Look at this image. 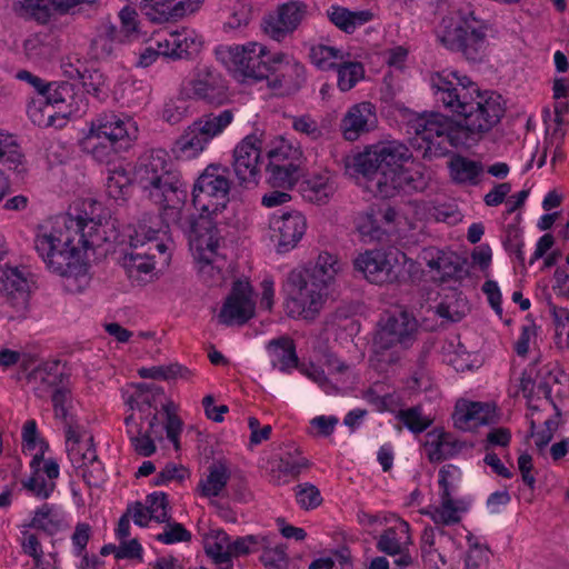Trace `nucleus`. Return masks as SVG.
<instances>
[{
	"mask_svg": "<svg viewBox=\"0 0 569 569\" xmlns=\"http://www.w3.org/2000/svg\"><path fill=\"white\" fill-rule=\"evenodd\" d=\"M104 240L100 223L93 218L87 213L68 212L40 226L33 243L50 272L71 279L87 274L82 250L98 247Z\"/></svg>",
	"mask_w": 569,
	"mask_h": 569,
	"instance_id": "nucleus-1",
	"label": "nucleus"
},
{
	"mask_svg": "<svg viewBox=\"0 0 569 569\" xmlns=\"http://www.w3.org/2000/svg\"><path fill=\"white\" fill-rule=\"evenodd\" d=\"M433 97L449 112L462 118L470 147L497 126L505 114V101L496 91L480 90L478 84L457 72H436L430 78Z\"/></svg>",
	"mask_w": 569,
	"mask_h": 569,
	"instance_id": "nucleus-2",
	"label": "nucleus"
},
{
	"mask_svg": "<svg viewBox=\"0 0 569 569\" xmlns=\"http://www.w3.org/2000/svg\"><path fill=\"white\" fill-rule=\"evenodd\" d=\"M340 270L338 258L329 252H321L310 269L292 270L287 278L290 289L286 305L288 316L313 319L323 306L327 287Z\"/></svg>",
	"mask_w": 569,
	"mask_h": 569,
	"instance_id": "nucleus-3",
	"label": "nucleus"
},
{
	"mask_svg": "<svg viewBox=\"0 0 569 569\" xmlns=\"http://www.w3.org/2000/svg\"><path fill=\"white\" fill-rule=\"evenodd\" d=\"M134 176L144 196L160 207L162 218L172 207L186 202V184L166 150L151 149L142 153Z\"/></svg>",
	"mask_w": 569,
	"mask_h": 569,
	"instance_id": "nucleus-4",
	"label": "nucleus"
},
{
	"mask_svg": "<svg viewBox=\"0 0 569 569\" xmlns=\"http://www.w3.org/2000/svg\"><path fill=\"white\" fill-rule=\"evenodd\" d=\"M130 252L123 257V267L129 277L149 274L156 266L157 253L164 263L170 260L172 241L157 216L144 214L129 233Z\"/></svg>",
	"mask_w": 569,
	"mask_h": 569,
	"instance_id": "nucleus-5",
	"label": "nucleus"
},
{
	"mask_svg": "<svg viewBox=\"0 0 569 569\" xmlns=\"http://www.w3.org/2000/svg\"><path fill=\"white\" fill-rule=\"evenodd\" d=\"M491 31L489 21L468 7L459 9L456 17L442 19L437 38L446 49L479 62L487 54Z\"/></svg>",
	"mask_w": 569,
	"mask_h": 569,
	"instance_id": "nucleus-6",
	"label": "nucleus"
},
{
	"mask_svg": "<svg viewBox=\"0 0 569 569\" xmlns=\"http://www.w3.org/2000/svg\"><path fill=\"white\" fill-rule=\"evenodd\" d=\"M411 128L417 139L425 143L419 144L423 148V157L439 158L448 153L449 147H469L461 123L439 112L417 117L411 121Z\"/></svg>",
	"mask_w": 569,
	"mask_h": 569,
	"instance_id": "nucleus-7",
	"label": "nucleus"
},
{
	"mask_svg": "<svg viewBox=\"0 0 569 569\" xmlns=\"http://www.w3.org/2000/svg\"><path fill=\"white\" fill-rule=\"evenodd\" d=\"M211 216L200 213L198 218H194L183 202L167 211L162 220L167 228L169 224H176L188 236L193 259H207V257H218L217 250L221 239L217 223Z\"/></svg>",
	"mask_w": 569,
	"mask_h": 569,
	"instance_id": "nucleus-8",
	"label": "nucleus"
},
{
	"mask_svg": "<svg viewBox=\"0 0 569 569\" xmlns=\"http://www.w3.org/2000/svg\"><path fill=\"white\" fill-rule=\"evenodd\" d=\"M412 158L403 143L397 141L380 142L357 154L353 166L357 172L368 178L378 189V182L390 179L393 173Z\"/></svg>",
	"mask_w": 569,
	"mask_h": 569,
	"instance_id": "nucleus-9",
	"label": "nucleus"
},
{
	"mask_svg": "<svg viewBox=\"0 0 569 569\" xmlns=\"http://www.w3.org/2000/svg\"><path fill=\"white\" fill-rule=\"evenodd\" d=\"M233 121L231 110L207 113L189 124L173 144V152L181 159H196L219 137Z\"/></svg>",
	"mask_w": 569,
	"mask_h": 569,
	"instance_id": "nucleus-10",
	"label": "nucleus"
},
{
	"mask_svg": "<svg viewBox=\"0 0 569 569\" xmlns=\"http://www.w3.org/2000/svg\"><path fill=\"white\" fill-rule=\"evenodd\" d=\"M218 54L236 77L254 81L267 77L272 56L264 44L256 41L222 47Z\"/></svg>",
	"mask_w": 569,
	"mask_h": 569,
	"instance_id": "nucleus-11",
	"label": "nucleus"
},
{
	"mask_svg": "<svg viewBox=\"0 0 569 569\" xmlns=\"http://www.w3.org/2000/svg\"><path fill=\"white\" fill-rule=\"evenodd\" d=\"M69 460L89 487H99L106 479L104 468L98 459L93 437L86 430L69 426L66 431Z\"/></svg>",
	"mask_w": 569,
	"mask_h": 569,
	"instance_id": "nucleus-12",
	"label": "nucleus"
},
{
	"mask_svg": "<svg viewBox=\"0 0 569 569\" xmlns=\"http://www.w3.org/2000/svg\"><path fill=\"white\" fill-rule=\"evenodd\" d=\"M230 187L228 170L219 164H209L193 184V207L201 213L221 212L229 201Z\"/></svg>",
	"mask_w": 569,
	"mask_h": 569,
	"instance_id": "nucleus-13",
	"label": "nucleus"
},
{
	"mask_svg": "<svg viewBox=\"0 0 569 569\" xmlns=\"http://www.w3.org/2000/svg\"><path fill=\"white\" fill-rule=\"evenodd\" d=\"M181 93L208 104H222L228 98V82L216 68L198 64L182 82Z\"/></svg>",
	"mask_w": 569,
	"mask_h": 569,
	"instance_id": "nucleus-14",
	"label": "nucleus"
},
{
	"mask_svg": "<svg viewBox=\"0 0 569 569\" xmlns=\"http://www.w3.org/2000/svg\"><path fill=\"white\" fill-rule=\"evenodd\" d=\"M353 267L369 282L375 284L398 281L402 269L397 254L379 249L366 250L359 253L353 260Z\"/></svg>",
	"mask_w": 569,
	"mask_h": 569,
	"instance_id": "nucleus-15",
	"label": "nucleus"
},
{
	"mask_svg": "<svg viewBox=\"0 0 569 569\" xmlns=\"http://www.w3.org/2000/svg\"><path fill=\"white\" fill-rule=\"evenodd\" d=\"M264 79H267L269 87L280 94H291L305 84L306 68L288 53L273 52Z\"/></svg>",
	"mask_w": 569,
	"mask_h": 569,
	"instance_id": "nucleus-16",
	"label": "nucleus"
},
{
	"mask_svg": "<svg viewBox=\"0 0 569 569\" xmlns=\"http://www.w3.org/2000/svg\"><path fill=\"white\" fill-rule=\"evenodd\" d=\"M412 543L410 525L406 520L395 517L393 525L382 531L376 547L382 553L397 557L393 561L395 565L405 568L413 563L409 551Z\"/></svg>",
	"mask_w": 569,
	"mask_h": 569,
	"instance_id": "nucleus-17",
	"label": "nucleus"
},
{
	"mask_svg": "<svg viewBox=\"0 0 569 569\" xmlns=\"http://www.w3.org/2000/svg\"><path fill=\"white\" fill-rule=\"evenodd\" d=\"M256 311L252 287L247 281H236L231 292L227 297L219 315L218 320L226 326L248 322Z\"/></svg>",
	"mask_w": 569,
	"mask_h": 569,
	"instance_id": "nucleus-18",
	"label": "nucleus"
},
{
	"mask_svg": "<svg viewBox=\"0 0 569 569\" xmlns=\"http://www.w3.org/2000/svg\"><path fill=\"white\" fill-rule=\"evenodd\" d=\"M308 16V4L290 0L278 6L274 13L264 19V32L273 40L281 41L291 34Z\"/></svg>",
	"mask_w": 569,
	"mask_h": 569,
	"instance_id": "nucleus-19",
	"label": "nucleus"
},
{
	"mask_svg": "<svg viewBox=\"0 0 569 569\" xmlns=\"http://www.w3.org/2000/svg\"><path fill=\"white\" fill-rule=\"evenodd\" d=\"M90 129L102 139H107L127 149L138 138L136 121L126 114L102 113L91 121Z\"/></svg>",
	"mask_w": 569,
	"mask_h": 569,
	"instance_id": "nucleus-20",
	"label": "nucleus"
},
{
	"mask_svg": "<svg viewBox=\"0 0 569 569\" xmlns=\"http://www.w3.org/2000/svg\"><path fill=\"white\" fill-rule=\"evenodd\" d=\"M261 148L262 141L254 133L248 134L236 146L232 168L240 184L257 183Z\"/></svg>",
	"mask_w": 569,
	"mask_h": 569,
	"instance_id": "nucleus-21",
	"label": "nucleus"
},
{
	"mask_svg": "<svg viewBox=\"0 0 569 569\" xmlns=\"http://www.w3.org/2000/svg\"><path fill=\"white\" fill-rule=\"evenodd\" d=\"M429 180V176L419 163L409 167L403 164L390 179L383 178V182H378L375 192L381 198H392L400 192H421L427 189Z\"/></svg>",
	"mask_w": 569,
	"mask_h": 569,
	"instance_id": "nucleus-22",
	"label": "nucleus"
},
{
	"mask_svg": "<svg viewBox=\"0 0 569 569\" xmlns=\"http://www.w3.org/2000/svg\"><path fill=\"white\" fill-rule=\"evenodd\" d=\"M272 238L277 242L278 252L293 249L307 229L305 216L299 211L284 212L271 220Z\"/></svg>",
	"mask_w": 569,
	"mask_h": 569,
	"instance_id": "nucleus-23",
	"label": "nucleus"
},
{
	"mask_svg": "<svg viewBox=\"0 0 569 569\" xmlns=\"http://www.w3.org/2000/svg\"><path fill=\"white\" fill-rule=\"evenodd\" d=\"M456 428L467 431L497 421L496 407L488 402L460 400L452 415Z\"/></svg>",
	"mask_w": 569,
	"mask_h": 569,
	"instance_id": "nucleus-24",
	"label": "nucleus"
},
{
	"mask_svg": "<svg viewBox=\"0 0 569 569\" xmlns=\"http://www.w3.org/2000/svg\"><path fill=\"white\" fill-rule=\"evenodd\" d=\"M377 124L376 107L369 101L351 106L341 119L342 136L348 141H356Z\"/></svg>",
	"mask_w": 569,
	"mask_h": 569,
	"instance_id": "nucleus-25",
	"label": "nucleus"
},
{
	"mask_svg": "<svg viewBox=\"0 0 569 569\" xmlns=\"http://www.w3.org/2000/svg\"><path fill=\"white\" fill-rule=\"evenodd\" d=\"M163 57L180 60L188 59L197 54L202 47V39L193 30L182 29L170 33L157 40Z\"/></svg>",
	"mask_w": 569,
	"mask_h": 569,
	"instance_id": "nucleus-26",
	"label": "nucleus"
},
{
	"mask_svg": "<svg viewBox=\"0 0 569 569\" xmlns=\"http://www.w3.org/2000/svg\"><path fill=\"white\" fill-rule=\"evenodd\" d=\"M30 468L31 476L22 480V488L39 499H48L54 491L56 480L60 475L58 462L50 458Z\"/></svg>",
	"mask_w": 569,
	"mask_h": 569,
	"instance_id": "nucleus-27",
	"label": "nucleus"
},
{
	"mask_svg": "<svg viewBox=\"0 0 569 569\" xmlns=\"http://www.w3.org/2000/svg\"><path fill=\"white\" fill-rule=\"evenodd\" d=\"M465 447V442L441 428H435L425 436L423 448L430 462L456 457Z\"/></svg>",
	"mask_w": 569,
	"mask_h": 569,
	"instance_id": "nucleus-28",
	"label": "nucleus"
},
{
	"mask_svg": "<svg viewBox=\"0 0 569 569\" xmlns=\"http://www.w3.org/2000/svg\"><path fill=\"white\" fill-rule=\"evenodd\" d=\"M309 460L303 457L298 449L295 452H284L279 458L270 461L269 478L276 486L289 483L298 478L309 468Z\"/></svg>",
	"mask_w": 569,
	"mask_h": 569,
	"instance_id": "nucleus-29",
	"label": "nucleus"
},
{
	"mask_svg": "<svg viewBox=\"0 0 569 569\" xmlns=\"http://www.w3.org/2000/svg\"><path fill=\"white\" fill-rule=\"evenodd\" d=\"M27 380L37 397L46 398L63 383V373L59 362H43L29 372Z\"/></svg>",
	"mask_w": 569,
	"mask_h": 569,
	"instance_id": "nucleus-30",
	"label": "nucleus"
},
{
	"mask_svg": "<svg viewBox=\"0 0 569 569\" xmlns=\"http://www.w3.org/2000/svg\"><path fill=\"white\" fill-rule=\"evenodd\" d=\"M123 41L121 31L108 19L102 20L90 44V53L97 60H106L116 53L117 46Z\"/></svg>",
	"mask_w": 569,
	"mask_h": 569,
	"instance_id": "nucleus-31",
	"label": "nucleus"
},
{
	"mask_svg": "<svg viewBox=\"0 0 569 569\" xmlns=\"http://www.w3.org/2000/svg\"><path fill=\"white\" fill-rule=\"evenodd\" d=\"M66 516L60 507L43 503L33 511V516L24 528L41 530L53 536L66 528Z\"/></svg>",
	"mask_w": 569,
	"mask_h": 569,
	"instance_id": "nucleus-32",
	"label": "nucleus"
},
{
	"mask_svg": "<svg viewBox=\"0 0 569 569\" xmlns=\"http://www.w3.org/2000/svg\"><path fill=\"white\" fill-rule=\"evenodd\" d=\"M302 197L313 203H326L335 193V186L330 173L323 171L302 181L300 186Z\"/></svg>",
	"mask_w": 569,
	"mask_h": 569,
	"instance_id": "nucleus-33",
	"label": "nucleus"
},
{
	"mask_svg": "<svg viewBox=\"0 0 569 569\" xmlns=\"http://www.w3.org/2000/svg\"><path fill=\"white\" fill-rule=\"evenodd\" d=\"M450 178L458 184L476 186L483 172L481 162L456 154L448 163Z\"/></svg>",
	"mask_w": 569,
	"mask_h": 569,
	"instance_id": "nucleus-34",
	"label": "nucleus"
},
{
	"mask_svg": "<svg viewBox=\"0 0 569 569\" xmlns=\"http://www.w3.org/2000/svg\"><path fill=\"white\" fill-rule=\"evenodd\" d=\"M465 502L455 497H440V505L429 507L425 515L429 516L436 525L451 526L459 523L461 513L466 511Z\"/></svg>",
	"mask_w": 569,
	"mask_h": 569,
	"instance_id": "nucleus-35",
	"label": "nucleus"
},
{
	"mask_svg": "<svg viewBox=\"0 0 569 569\" xmlns=\"http://www.w3.org/2000/svg\"><path fill=\"white\" fill-rule=\"evenodd\" d=\"M204 551L220 569H232L230 537L223 530H213L206 539Z\"/></svg>",
	"mask_w": 569,
	"mask_h": 569,
	"instance_id": "nucleus-36",
	"label": "nucleus"
},
{
	"mask_svg": "<svg viewBox=\"0 0 569 569\" xmlns=\"http://www.w3.org/2000/svg\"><path fill=\"white\" fill-rule=\"evenodd\" d=\"M327 14L337 28L347 33H352L357 28L369 22L373 17L369 10L350 11L339 6H331Z\"/></svg>",
	"mask_w": 569,
	"mask_h": 569,
	"instance_id": "nucleus-37",
	"label": "nucleus"
},
{
	"mask_svg": "<svg viewBox=\"0 0 569 569\" xmlns=\"http://www.w3.org/2000/svg\"><path fill=\"white\" fill-rule=\"evenodd\" d=\"M21 437L23 453L32 456L30 467H34L37 462H44V453L49 449V445L39 435L36 420L31 419L24 422Z\"/></svg>",
	"mask_w": 569,
	"mask_h": 569,
	"instance_id": "nucleus-38",
	"label": "nucleus"
},
{
	"mask_svg": "<svg viewBox=\"0 0 569 569\" xmlns=\"http://www.w3.org/2000/svg\"><path fill=\"white\" fill-rule=\"evenodd\" d=\"M268 350L272 357V363L280 371L287 372L298 366V357L293 340L289 337L273 339L268 345Z\"/></svg>",
	"mask_w": 569,
	"mask_h": 569,
	"instance_id": "nucleus-39",
	"label": "nucleus"
},
{
	"mask_svg": "<svg viewBox=\"0 0 569 569\" xmlns=\"http://www.w3.org/2000/svg\"><path fill=\"white\" fill-rule=\"evenodd\" d=\"M267 157L269 160L268 166L301 163L302 151L300 147L295 146L289 139L279 136L270 142Z\"/></svg>",
	"mask_w": 569,
	"mask_h": 569,
	"instance_id": "nucleus-40",
	"label": "nucleus"
},
{
	"mask_svg": "<svg viewBox=\"0 0 569 569\" xmlns=\"http://www.w3.org/2000/svg\"><path fill=\"white\" fill-rule=\"evenodd\" d=\"M345 57H350L342 49L325 43H315L310 47L311 63L321 71L335 70Z\"/></svg>",
	"mask_w": 569,
	"mask_h": 569,
	"instance_id": "nucleus-41",
	"label": "nucleus"
},
{
	"mask_svg": "<svg viewBox=\"0 0 569 569\" xmlns=\"http://www.w3.org/2000/svg\"><path fill=\"white\" fill-rule=\"evenodd\" d=\"M83 149L87 150L94 160L101 163L111 162L117 153L123 150V148L117 143L99 137L92 129H89L83 140Z\"/></svg>",
	"mask_w": 569,
	"mask_h": 569,
	"instance_id": "nucleus-42",
	"label": "nucleus"
},
{
	"mask_svg": "<svg viewBox=\"0 0 569 569\" xmlns=\"http://www.w3.org/2000/svg\"><path fill=\"white\" fill-rule=\"evenodd\" d=\"M335 71L337 72V87L341 92H347L355 88L365 78L366 73L363 64L359 61L350 60V57H345Z\"/></svg>",
	"mask_w": 569,
	"mask_h": 569,
	"instance_id": "nucleus-43",
	"label": "nucleus"
},
{
	"mask_svg": "<svg viewBox=\"0 0 569 569\" xmlns=\"http://www.w3.org/2000/svg\"><path fill=\"white\" fill-rule=\"evenodd\" d=\"M392 322L381 318L373 337V350L377 355H382L390 349H407L410 345H405L403 339L393 330Z\"/></svg>",
	"mask_w": 569,
	"mask_h": 569,
	"instance_id": "nucleus-44",
	"label": "nucleus"
},
{
	"mask_svg": "<svg viewBox=\"0 0 569 569\" xmlns=\"http://www.w3.org/2000/svg\"><path fill=\"white\" fill-rule=\"evenodd\" d=\"M74 89L70 82L67 81H54L46 83L44 89L41 92L40 104H44V110L51 106L53 108H60L61 104L70 103L73 99Z\"/></svg>",
	"mask_w": 569,
	"mask_h": 569,
	"instance_id": "nucleus-45",
	"label": "nucleus"
},
{
	"mask_svg": "<svg viewBox=\"0 0 569 569\" xmlns=\"http://www.w3.org/2000/svg\"><path fill=\"white\" fill-rule=\"evenodd\" d=\"M229 472L226 466L213 463L209 467V473L201 479L198 489L203 497H217L227 486Z\"/></svg>",
	"mask_w": 569,
	"mask_h": 569,
	"instance_id": "nucleus-46",
	"label": "nucleus"
},
{
	"mask_svg": "<svg viewBox=\"0 0 569 569\" xmlns=\"http://www.w3.org/2000/svg\"><path fill=\"white\" fill-rule=\"evenodd\" d=\"M131 189V179L123 168H116L108 172L106 192L109 198L118 201L124 200Z\"/></svg>",
	"mask_w": 569,
	"mask_h": 569,
	"instance_id": "nucleus-47",
	"label": "nucleus"
},
{
	"mask_svg": "<svg viewBox=\"0 0 569 569\" xmlns=\"http://www.w3.org/2000/svg\"><path fill=\"white\" fill-rule=\"evenodd\" d=\"M301 163L272 164L267 167L269 181L273 187L283 189L291 188L298 177Z\"/></svg>",
	"mask_w": 569,
	"mask_h": 569,
	"instance_id": "nucleus-48",
	"label": "nucleus"
},
{
	"mask_svg": "<svg viewBox=\"0 0 569 569\" xmlns=\"http://www.w3.org/2000/svg\"><path fill=\"white\" fill-rule=\"evenodd\" d=\"M388 322H392L393 330L403 339L405 345H412L418 329L417 320L412 315L405 310L397 311L386 317Z\"/></svg>",
	"mask_w": 569,
	"mask_h": 569,
	"instance_id": "nucleus-49",
	"label": "nucleus"
},
{
	"mask_svg": "<svg viewBox=\"0 0 569 569\" xmlns=\"http://www.w3.org/2000/svg\"><path fill=\"white\" fill-rule=\"evenodd\" d=\"M290 119L292 129L311 141H318L326 134L325 126L320 124L311 114L292 116Z\"/></svg>",
	"mask_w": 569,
	"mask_h": 569,
	"instance_id": "nucleus-50",
	"label": "nucleus"
},
{
	"mask_svg": "<svg viewBox=\"0 0 569 569\" xmlns=\"http://www.w3.org/2000/svg\"><path fill=\"white\" fill-rule=\"evenodd\" d=\"M461 470L451 463L445 465L439 469L438 483L440 487V497H455L461 481Z\"/></svg>",
	"mask_w": 569,
	"mask_h": 569,
	"instance_id": "nucleus-51",
	"label": "nucleus"
},
{
	"mask_svg": "<svg viewBox=\"0 0 569 569\" xmlns=\"http://www.w3.org/2000/svg\"><path fill=\"white\" fill-rule=\"evenodd\" d=\"M22 154L19 152L18 144L9 133L0 132V162H6L9 169L22 171Z\"/></svg>",
	"mask_w": 569,
	"mask_h": 569,
	"instance_id": "nucleus-52",
	"label": "nucleus"
},
{
	"mask_svg": "<svg viewBox=\"0 0 569 569\" xmlns=\"http://www.w3.org/2000/svg\"><path fill=\"white\" fill-rule=\"evenodd\" d=\"M177 0H154L143 9L146 14L154 21H168L182 18Z\"/></svg>",
	"mask_w": 569,
	"mask_h": 569,
	"instance_id": "nucleus-53",
	"label": "nucleus"
},
{
	"mask_svg": "<svg viewBox=\"0 0 569 569\" xmlns=\"http://www.w3.org/2000/svg\"><path fill=\"white\" fill-rule=\"evenodd\" d=\"M436 529L426 527L421 535L420 550L425 562L438 567L439 562L446 565V558L436 549Z\"/></svg>",
	"mask_w": 569,
	"mask_h": 569,
	"instance_id": "nucleus-54",
	"label": "nucleus"
},
{
	"mask_svg": "<svg viewBox=\"0 0 569 569\" xmlns=\"http://www.w3.org/2000/svg\"><path fill=\"white\" fill-rule=\"evenodd\" d=\"M48 36L34 33L29 36L23 43L27 57L32 61H41L48 59L52 54V48L47 42Z\"/></svg>",
	"mask_w": 569,
	"mask_h": 569,
	"instance_id": "nucleus-55",
	"label": "nucleus"
},
{
	"mask_svg": "<svg viewBox=\"0 0 569 569\" xmlns=\"http://www.w3.org/2000/svg\"><path fill=\"white\" fill-rule=\"evenodd\" d=\"M70 77H78L82 81V86L86 91L90 94L99 97L107 90V78L99 70H84L81 72L79 69H74L70 72Z\"/></svg>",
	"mask_w": 569,
	"mask_h": 569,
	"instance_id": "nucleus-56",
	"label": "nucleus"
},
{
	"mask_svg": "<svg viewBox=\"0 0 569 569\" xmlns=\"http://www.w3.org/2000/svg\"><path fill=\"white\" fill-rule=\"evenodd\" d=\"M467 309L468 308L466 300L453 295L451 297H447L443 301H441L437 306L436 312L439 317L443 319L457 322L465 317Z\"/></svg>",
	"mask_w": 569,
	"mask_h": 569,
	"instance_id": "nucleus-57",
	"label": "nucleus"
},
{
	"mask_svg": "<svg viewBox=\"0 0 569 569\" xmlns=\"http://www.w3.org/2000/svg\"><path fill=\"white\" fill-rule=\"evenodd\" d=\"M146 506L149 510V517L157 522H168L170 520V506L164 492H152L146 498Z\"/></svg>",
	"mask_w": 569,
	"mask_h": 569,
	"instance_id": "nucleus-58",
	"label": "nucleus"
},
{
	"mask_svg": "<svg viewBox=\"0 0 569 569\" xmlns=\"http://www.w3.org/2000/svg\"><path fill=\"white\" fill-rule=\"evenodd\" d=\"M296 500L303 510H312L322 503L320 490L310 482L299 483L295 487Z\"/></svg>",
	"mask_w": 569,
	"mask_h": 569,
	"instance_id": "nucleus-59",
	"label": "nucleus"
},
{
	"mask_svg": "<svg viewBox=\"0 0 569 569\" xmlns=\"http://www.w3.org/2000/svg\"><path fill=\"white\" fill-rule=\"evenodd\" d=\"M555 392L560 398H569V373L561 368H553L548 372L545 381V393Z\"/></svg>",
	"mask_w": 569,
	"mask_h": 569,
	"instance_id": "nucleus-60",
	"label": "nucleus"
},
{
	"mask_svg": "<svg viewBox=\"0 0 569 569\" xmlns=\"http://www.w3.org/2000/svg\"><path fill=\"white\" fill-rule=\"evenodd\" d=\"M398 418L413 433L425 431L432 422L430 418L422 413V409L419 406L400 410Z\"/></svg>",
	"mask_w": 569,
	"mask_h": 569,
	"instance_id": "nucleus-61",
	"label": "nucleus"
},
{
	"mask_svg": "<svg viewBox=\"0 0 569 569\" xmlns=\"http://www.w3.org/2000/svg\"><path fill=\"white\" fill-rule=\"evenodd\" d=\"M163 531L156 536V540L164 545L188 542L191 540V532L179 522H164Z\"/></svg>",
	"mask_w": 569,
	"mask_h": 569,
	"instance_id": "nucleus-62",
	"label": "nucleus"
},
{
	"mask_svg": "<svg viewBox=\"0 0 569 569\" xmlns=\"http://www.w3.org/2000/svg\"><path fill=\"white\" fill-rule=\"evenodd\" d=\"M21 9L38 22L46 23L53 10L49 0H19Z\"/></svg>",
	"mask_w": 569,
	"mask_h": 569,
	"instance_id": "nucleus-63",
	"label": "nucleus"
},
{
	"mask_svg": "<svg viewBox=\"0 0 569 569\" xmlns=\"http://www.w3.org/2000/svg\"><path fill=\"white\" fill-rule=\"evenodd\" d=\"M267 569H287L288 556L283 546L266 547L260 557Z\"/></svg>",
	"mask_w": 569,
	"mask_h": 569,
	"instance_id": "nucleus-64",
	"label": "nucleus"
}]
</instances>
